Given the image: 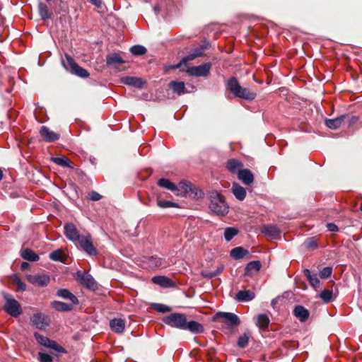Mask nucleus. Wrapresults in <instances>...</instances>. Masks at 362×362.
Instances as JSON below:
<instances>
[{
    "label": "nucleus",
    "mask_w": 362,
    "mask_h": 362,
    "mask_svg": "<svg viewBox=\"0 0 362 362\" xmlns=\"http://www.w3.org/2000/svg\"><path fill=\"white\" fill-rule=\"evenodd\" d=\"M163 322L170 327L188 330L192 334H202L204 331L201 323L194 320L187 321L186 315L182 313H173L164 316Z\"/></svg>",
    "instance_id": "obj_1"
},
{
    "label": "nucleus",
    "mask_w": 362,
    "mask_h": 362,
    "mask_svg": "<svg viewBox=\"0 0 362 362\" xmlns=\"http://www.w3.org/2000/svg\"><path fill=\"white\" fill-rule=\"evenodd\" d=\"M226 87L235 98L247 101L253 100L257 95L255 91L241 86L235 77H231L228 80Z\"/></svg>",
    "instance_id": "obj_2"
},
{
    "label": "nucleus",
    "mask_w": 362,
    "mask_h": 362,
    "mask_svg": "<svg viewBox=\"0 0 362 362\" xmlns=\"http://www.w3.org/2000/svg\"><path fill=\"white\" fill-rule=\"evenodd\" d=\"M210 200L209 209L217 216H223L229 210V206L223 196L217 191H211L209 194Z\"/></svg>",
    "instance_id": "obj_3"
},
{
    "label": "nucleus",
    "mask_w": 362,
    "mask_h": 362,
    "mask_svg": "<svg viewBox=\"0 0 362 362\" xmlns=\"http://www.w3.org/2000/svg\"><path fill=\"white\" fill-rule=\"evenodd\" d=\"M62 64L67 71L78 77L86 78L89 76L88 71L80 66L68 54H65L64 59H62Z\"/></svg>",
    "instance_id": "obj_4"
},
{
    "label": "nucleus",
    "mask_w": 362,
    "mask_h": 362,
    "mask_svg": "<svg viewBox=\"0 0 362 362\" xmlns=\"http://www.w3.org/2000/svg\"><path fill=\"white\" fill-rule=\"evenodd\" d=\"M6 300L4 306V310L11 316L17 317L22 313V308L20 303L14 299L11 295L4 293Z\"/></svg>",
    "instance_id": "obj_5"
},
{
    "label": "nucleus",
    "mask_w": 362,
    "mask_h": 362,
    "mask_svg": "<svg viewBox=\"0 0 362 362\" xmlns=\"http://www.w3.org/2000/svg\"><path fill=\"white\" fill-rule=\"evenodd\" d=\"M34 337L37 343L46 348L53 349L59 353H66V351L62 346L59 345L56 341L52 340L48 337L43 336L38 332L34 333Z\"/></svg>",
    "instance_id": "obj_6"
},
{
    "label": "nucleus",
    "mask_w": 362,
    "mask_h": 362,
    "mask_svg": "<svg viewBox=\"0 0 362 362\" xmlns=\"http://www.w3.org/2000/svg\"><path fill=\"white\" fill-rule=\"evenodd\" d=\"M215 319H221V322L225 323L229 329H233L240 323L238 315L233 313L218 312L215 315Z\"/></svg>",
    "instance_id": "obj_7"
},
{
    "label": "nucleus",
    "mask_w": 362,
    "mask_h": 362,
    "mask_svg": "<svg viewBox=\"0 0 362 362\" xmlns=\"http://www.w3.org/2000/svg\"><path fill=\"white\" fill-rule=\"evenodd\" d=\"M175 192L177 194L182 196L191 192L194 197H200L203 194L202 191L199 190L188 182H180L177 185H175Z\"/></svg>",
    "instance_id": "obj_8"
},
{
    "label": "nucleus",
    "mask_w": 362,
    "mask_h": 362,
    "mask_svg": "<svg viewBox=\"0 0 362 362\" xmlns=\"http://www.w3.org/2000/svg\"><path fill=\"white\" fill-rule=\"evenodd\" d=\"M89 256H95L98 254L97 249L92 243V237L90 234L82 235L80 240L76 244Z\"/></svg>",
    "instance_id": "obj_9"
},
{
    "label": "nucleus",
    "mask_w": 362,
    "mask_h": 362,
    "mask_svg": "<svg viewBox=\"0 0 362 362\" xmlns=\"http://www.w3.org/2000/svg\"><path fill=\"white\" fill-rule=\"evenodd\" d=\"M144 263L151 270L166 267L165 258L157 255L144 257Z\"/></svg>",
    "instance_id": "obj_10"
},
{
    "label": "nucleus",
    "mask_w": 362,
    "mask_h": 362,
    "mask_svg": "<svg viewBox=\"0 0 362 362\" xmlns=\"http://www.w3.org/2000/svg\"><path fill=\"white\" fill-rule=\"evenodd\" d=\"M211 64L209 62L204 64L188 68L187 73L192 76H207L210 72Z\"/></svg>",
    "instance_id": "obj_11"
},
{
    "label": "nucleus",
    "mask_w": 362,
    "mask_h": 362,
    "mask_svg": "<svg viewBox=\"0 0 362 362\" xmlns=\"http://www.w3.org/2000/svg\"><path fill=\"white\" fill-rule=\"evenodd\" d=\"M77 278L81 284L88 289L94 291L97 288V283L90 274H84L81 271H78Z\"/></svg>",
    "instance_id": "obj_12"
},
{
    "label": "nucleus",
    "mask_w": 362,
    "mask_h": 362,
    "mask_svg": "<svg viewBox=\"0 0 362 362\" xmlns=\"http://www.w3.org/2000/svg\"><path fill=\"white\" fill-rule=\"evenodd\" d=\"M64 229L66 237L69 240L77 244L82 235H79L76 226L73 223H69L65 224Z\"/></svg>",
    "instance_id": "obj_13"
},
{
    "label": "nucleus",
    "mask_w": 362,
    "mask_h": 362,
    "mask_svg": "<svg viewBox=\"0 0 362 362\" xmlns=\"http://www.w3.org/2000/svg\"><path fill=\"white\" fill-rule=\"evenodd\" d=\"M32 324L37 329H44L48 325L47 316L42 313H35L30 318Z\"/></svg>",
    "instance_id": "obj_14"
},
{
    "label": "nucleus",
    "mask_w": 362,
    "mask_h": 362,
    "mask_svg": "<svg viewBox=\"0 0 362 362\" xmlns=\"http://www.w3.org/2000/svg\"><path fill=\"white\" fill-rule=\"evenodd\" d=\"M40 136L46 142H53L59 139V135L53 131H51L46 126H42L40 131Z\"/></svg>",
    "instance_id": "obj_15"
},
{
    "label": "nucleus",
    "mask_w": 362,
    "mask_h": 362,
    "mask_svg": "<svg viewBox=\"0 0 362 362\" xmlns=\"http://www.w3.org/2000/svg\"><path fill=\"white\" fill-rule=\"evenodd\" d=\"M124 62L125 61L117 53L110 54L106 57L107 65L111 68H117L120 64Z\"/></svg>",
    "instance_id": "obj_16"
},
{
    "label": "nucleus",
    "mask_w": 362,
    "mask_h": 362,
    "mask_svg": "<svg viewBox=\"0 0 362 362\" xmlns=\"http://www.w3.org/2000/svg\"><path fill=\"white\" fill-rule=\"evenodd\" d=\"M122 82L127 86L141 88L145 83L144 81L141 78L134 77V76H125L121 78Z\"/></svg>",
    "instance_id": "obj_17"
},
{
    "label": "nucleus",
    "mask_w": 362,
    "mask_h": 362,
    "mask_svg": "<svg viewBox=\"0 0 362 362\" xmlns=\"http://www.w3.org/2000/svg\"><path fill=\"white\" fill-rule=\"evenodd\" d=\"M348 115L344 114L334 119H327L325 120V124L328 128L331 129H337L341 126L345 119H346Z\"/></svg>",
    "instance_id": "obj_18"
},
{
    "label": "nucleus",
    "mask_w": 362,
    "mask_h": 362,
    "mask_svg": "<svg viewBox=\"0 0 362 362\" xmlns=\"http://www.w3.org/2000/svg\"><path fill=\"white\" fill-rule=\"evenodd\" d=\"M56 296L63 299L69 300L74 305H78L79 303L77 297L66 288L58 289Z\"/></svg>",
    "instance_id": "obj_19"
},
{
    "label": "nucleus",
    "mask_w": 362,
    "mask_h": 362,
    "mask_svg": "<svg viewBox=\"0 0 362 362\" xmlns=\"http://www.w3.org/2000/svg\"><path fill=\"white\" fill-rule=\"evenodd\" d=\"M110 327L114 332L122 334L125 329V321L122 318H114L110 321Z\"/></svg>",
    "instance_id": "obj_20"
},
{
    "label": "nucleus",
    "mask_w": 362,
    "mask_h": 362,
    "mask_svg": "<svg viewBox=\"0 0 362 362\" xmlns=\"http://www.w3.org/2000/svg\"><path fill=\"white\" fill-rule=\"evenodd\" d=\"M238 177L246 185H250L254 181V175L248 169L239 170Z\"/></svg>",
    "instance_id": "obj_21"
},
{
    "label": "nucleus",
    "mask_w": 362,
    "mask_h": 362,
    "mask_svg": "<svg viewBox=\"0 0 362 362\" xmlns=\"http://www.w3.org/2000/svg\"><path fill=\"white\" fill-rule=\"evenodd\" d=\"M261 262L258 260L250 262L245 268V275L251 276L257 273L261 268Z\"/></svg>",
    "instance_id": "obj_22"
},
{
    "label": "nucleus",
    "mask_w": 362,
    "mask_h": 362,
    "mask_svg": "<svg viewBox=\"0 0 362 362\" xmlns=\"http://www.w3.org/2000/svg\"><path fill=\"white\" fill-rule=\"evenodd\" d=\"M51 305L55 310L59 312H69L74 308V304L59 300H53L51 303Z\"/></svg>",
    "instance_id": "obj_23"
},
{
    "label": "nucleus",
    "mask_w": 362,
    "mask_h": 362,
    "mask_svg": "<svg viewBox=\"0 0 362 362\" xmlns=\"http://www.w3.org/2000/svg\"><path fill=\"white\" fill-rule=\"evenodd\" d=\"M261 231L266 235L275 238L281 234L280 230L274 225H264L262 226Z\"/></svg>",
    "instance_id": "obj_24"
},
{
    "label": "nucleus",
    "mask_w": 362,
    "mask_h": 362,
    "mask_svg": "<svg viewBox=\"0 0 362 362\" xmlns=\"http://www.w3.org/2000/svg\"><path fill=\"white\" fill-rule=\"evenodd\" d=\"M293 315L300 321L305 322L309 317V311L302 305H296L293 310Z\"/></svg>",
    "instance_id": "obj_25"
},
{
    "label": "nucleus",
    "mask_w": 362,
    "mask_h": 362,
    "mask_svg": "<svg viewBox=\"0 0 362 362\" xmlns=\"http://www.w3.org/2000/svg\"><path fill=\"white\" fill-rule=\"evenodd\" d=\"M303 274L306 276L307 279L309 281L310 285L315 289L320 287V281L318 279L317 274H312L311 272L308 269L303 270Z\"/></svg>",
    "instance_id": "obj_26"
},
{
    "label": "nucleus",
    "mask_w": 362,
    "mask_h": 362,
    "mask_svg": "<svg viewBox=\"0 0 362 362\" xmlns=\"http://www.w3.org/2000/svg\"><path fill=\"white\" fill-rule=\"evenodd\" d=\"M255 296V293L250 290L240 291L236 293V299L240 302L250 301Z\"/></svg>",
    "instance_id": "obj_27"
},
{
    "label": "nucleus",
    "mask_w": 362,
    "mask_h": 362,
    "mask_svg": "<svg viewBox=\"0 0 362 362\" xmlns=\"http://www.w3.org/2000/svg\"><path fill=\"white\" fill-rule=\"evenodd\" d=\"M169 87L178 95L186 93L185 83L182 81H173L169 83Z\"/></svg>",
    "instance_id": "obj_28"
},
{
    "label": "nucleus",
    "mask_w": 362,
    "mask_h": 362,
    "mask_svg": "<svg viewBox=\"0 0 362 362\" xmlns=\"http://www.w3.org/2000/svg\"><path fill=\"white\" fill-rule=\"evenodd\" d=\"M21 256L23 259L30 262H37L40 259L39 255L29 248L21 250Z\"/></svg>",
    "instance_id": "obj_29"
},
{
    "label": "nucleus",
    "mask_w": 362,
    "mask_h": 362,
    "mask_svg": "<svg viewBox=\"0 0 362 362\" xmlns=\"http://www.w3.org/2000/svg\"><path fill=\"white\" fill-rule=\"evenodd\" d=\"M242 166V163L240 160L234 158L229 159L226 163L227 169L232 173H238V171L241 170L240 168Z\"/></svg>",
    "instance_id": "obj_30"
},
{
    "label": "nucleus",
    "mask_w": 362,
    "mask_h": 362,
    "mask_svg": "<svg viewBox=\"0 0 362 362\" xmlns=\"http://www.w3.org/2000/svg\"><path fill=\"white\" fill-rule=\"evenodd\" d=\"M232 192L238 200L243 201L246 197V190L245 189L239 185L238 184L234 183L232 186Z\"/></svg>",
    "instance_id": "obj_31"
},
{
    "label": "nucleus",
    "mask_w": 362,
    "mask_h": 362,
    "mask_svg": "<svg viewBox=\"0 0 362 362\" xmlns=\"http://www.w3.org/2000/svg\"><path fill=\"white\" fill-rule=\"evenodd\" d=\"M152 282L163 287H170L172 286V281L165 276H155L152 278Z\"/></svg>",
    "instance_id": "obj_32"
},
{
    "label": "nucleus",
    "mask_w": 362,
    "mask_h": 362,
    "mask_svg": "<svg viewBox=\"0 0 362 362\" xmlns=\"http://www.w3.org/2000/svg\"><path fill=\"white\" fill-rule=\"evenodd\" d=\"M52 160L57 165L62 167H67L69 168H74L72 162L66 156H61L59 157L52 158Z\"/></svg>",
    "instance_id": "obj_33"
},
{
    "label": "nucleus",
    "mask_w": 362,
    "mask_h": 362,
    "mask_svg": "<svg viewBox=\"0 0 362 362\" xmlns=\"http://www.w3.org/2000/svg\"><path fill=\"white\" fill-rule=\"evenodd\" d=\"M38 12L42 20L46 21L52 18V13L45 4L40 2L38 4Z\"/></svg>",
    "instance_id": "obj_34"
},
{
    "label": "nucleus",
    "mask_w": 362,
    "mask_h": 362,
    "mask_svg": "<svg viewBox=\"0 0 362 362\" xmlns=\"http://www.w3.org/2000/svg\"><path fill=\"white\" fill-rule=\"evenodd\" d=\"M249 254L248 250L242 247H237L231 250L230 255L235 259H240Z\"/></svg>",
    "instance_id": "obj_35"
},
{
    "label": "nucleus",
    "mask_w": 362,
    "mask_h": 362,
    "mask_svg": "<svg viewBox=\"0 0 362 362\" xmlns=\"http://www.w3.org/2000/svg\"><path fill=\"white\" fill-rule=\"evenodd\" d=\"M49 280V277L47 275H37L33 277L32 283L44 287L47 286Z\"/></svg>",
    "instance_id": "obj_36"
},
{
    "label": "nucleus",
    "mask_w": 362,
    "mask_h": 362,
    "mask_svg": "<svg viewBox=\"0 0 362 362\" xmlns=\"http://www.w3.org/2000/svg\"><path fill=\"white\" fill-rule=\"evenodd\" d=\"M224 269V267L223 265L221 266H219L216 270L214 271H202L201 272V275L204 277V278H206V279H212L218 275H219L220 274L222 273V272L223 271Z\"/></svg>",
    "instance_id": "obj_37"
},
{
    "label": "nucleus",
    "mask_w": 362,
    "mask_h": 362,
    "mask_svg": "<svg viewBox=\"0 0 362 362\" xmlns=\"http://www.w3.org/2000/svg\"><path fill=\"white\" fill-rule=\"evenodd\" d=\"M158 185L175 192V185L165 178H161L158 181Z\"/></svg>",
    "instance_id": "obj_38"
},
{
    "label": "nucleus",
    "mask_w": 362,
    "mask_h": 362,
    "mask_svg": "<svg viewBox=\"0 0 362 362\" xmlns=\"http://www.w3.org/2000/svg\"><path fill=\"white\" fill-rule=\"evenodd\" d=\"M49 257L50 259L60 262H64L65 259L64 255L62 250H57L52 252Z\"/></svg>",
    "instance_id": "obj_39"
},
{
    "label": "nucleus",
    "mask_w": 362,
    "mask_h": 362,
    "mask_svg": "<svg viewBox=\"0 0 362 362\" xmlns=\"http://www.w3.org/2000/svg\"><path fill=\"white\" fill-rule=\"evenodd\" d=\"M238 233V230L234 227L226 228L224 230V238L227 242L230 241Z\"/></svg>",
    "instance_id": "obj_40"
},
{
    "label": "nucleus",
    "mask_w": 362,
    "mask_h": 362,
    "mask_svg": "<svg viewBox=\"0 0 362 362\" xmlns=\"http://www.w3.org/2000/svg\"><path fill=\"white\" fill-rule=\"evenodd\" d=\"M269 319L265 314H260L257 316V325L259 328H265L269 325Z\"/></svg>",
    "instance_id": "obj_41"
},
{
    "label": "nucleus",
    "mask_w": 362,
    "mask_h": 362,
    "mask_svg": "<svg viewBox=\"0 0 362 362\" xmlns=\"http://www.w3.org/2000/svg\"><path fill=\"white\" fill-rule=\"evenodd\" d=\"M151 308L154 310H156L158 313H168L172 310L171 307L164 305V304H162V303H153L151 305Z\"/></svg>",
    "instance_id": "obj_42"
},
{
    "label": "nucleus",
    "mask_w": 362,
    "mask_h": 362,
    "mask_svg": "<svg viewBox=\"0 0 362 362\" xmlns=\"http://www.w3.org/2000/svg\"><path fill=\"white\" fill-rule=\"evenodd\" d=\"M320 298L325 303H328L334 300L333 293L332 291L324 289L320 294Z\"/></svg>",
    "instance_id": "obj_43"
},
{
    "label": "nucleus",
    "mask_w": 362,
    "mask_h": 362,
    "mask_svg": "<svg viewBox=\"0 0 362 362\" xmlns=\"http://www.w3.org/2000/svg\"><path fill=\"white\" fill-rule=\"evenodd\" d=\"M147 49L142 45H134L130 48V52L135 56L143 55L146 52Z\"/></svg>",
    "instance_id": "obj_44"
},
{
    "label": "nucleus",
    "mask_w": 362,
    "mask_h": 362,
    "mask_svg": "<svg viewBox=\"0 0 362 362\" xmlns=\"http://www.w3.org/2000/svg\"><path fill=\"white\" fill-rule=\"evenodd\" d=\"M209 44L202 45L197 47L194 48L191 52L194 54V55L197 57H202L204 54V52L208 49Z\"/></svg>",
    "instance_id": "obj_45"
},
{
    "label": "nucleus",
    "mask_w": 362,
    "mask_h": 362,
    "mask_svg": "<svg viewBox=\"0 0 362 362\" xmlns=\"http://www.w3.org/2000/svg\"><path fill=\"white\" fill-rule=\"evenodd\" d=\"M249 342V335L245 333L243 336H240L238 339L237 344L240 348H245L247 346Z\"/></svg>",
    "instance_id": "obj_46"
},
{
    "label": "nucleus",
    "mask_w": 362,
    "mask_h": 362,
    "mask_svg": "<svg viewBox=\"0 0 362 362\" xmlns=\"http://www.w3.org/2000/svg\"><path fill=\"white\" fill-rule=\"evenodd\" d=\"M304 245L308 249H316L317 248V243L315 238H309L306 239L304 243Z\"/></svg>",
    "instance_id": "obj_47"
},
{
    "label": "nucleus",
    "mask_w": 362,
    "mask_h": 362,
    "mask_svg": "<svg viewBox=\"0 0 362 362\" xmlns=\"http://www.w3.org/2000/svg\"><path fill=\"white\" fill-rule=\"evenodd\" d=\"M319 274L321 278L327 279L331 276L332 274V268L330 267H324L320 271Z\"/></svg>",
    "instance_id": "obj_48"
},
{
    "label": "nucleus",
    "mask_w": 362,
    "mask_h": 362,
    "mask_svg": "<svg viewBox=\"0 0 362 362\" xmlns=\"http://www.w3.org/2000/svg\"><path fill=\"white\" fill-rule=\"evenodd\" d=\"M158 206L160 208L178 207L177 203L170 201H158Z\"/></svg>",
    "instance_id": "obj_49"
},
{
    "label": "nucleus",
    "mask_w": 362,
    "mask_h": 362,
    "mask_svg": "<svg viewBox=\"0 0 362 362\" xmlns=\"http://www.w3.org/2000/svg\"><path fill=\"white\" fill-rule=\"evenodd\" d=\"M38 360L40 362H53L52 357L49 354L42 352L38 353Z\"/></svg>",
    "instance_id": "obj_50"
},
{
    "label": "nucleus",
    "mask_w": 362,
    "mask_h": 362,
    "mask_svg": "<svg viewBox=\"0 0 362 362\" xmlns=\"http://www.w3.org/2000/svg\"><path fill=\"white\" fill-rule=\"evenodd\" d=\"M89 198L90 200L96 202L99 201L102 198V196L98 192L92 191L89 194Z\"/></svg>",
    "instance_id": "obj_51"
},
{
    "label": "nucleus",
    "mask_w": 362,
    "mask_h": 362,
    "mask_svg": "<svg viewBox=\"0 0 362 362\" xmlns=\"http://www.w3.org/2000/svg\"><path fill=\"white\" fill-rule=\"evenodd\" d=\"M196 58L197 57L194 55V54L190 52L187 55H186L182 59V62L186 63L187 62L192 61Z\"/></svg>",
    "instance_id": "obj_52"
},
{
    "label": "nucleus",
    "mask_w": 362,
    "mask_h": 362,
    "mask_svg": "<svg viewBox=\"0 0 362 362\" xmlns=\"http://www.w3.org/2000/svg\"><path fill=\"white\" fill-rule=\"evenodd\" d=\"M327 228L328 230L331 232H337L339 230L338 226L334 223H328L327 224Z\"/></svg>",
    "instance_id": "obj_53"
},
{
    "label": "nucleus",
    "mask_w": 362,
    "mask_h": 362,
    "mask_svg": "<svg viewBox=\"0 0 362 362\" xmlns=\"http://www.w3.org/2000/svg\"><path fill=\"white\" fill-rule=\"evenodd\" d=\"M16 284H17V286H18V289L19 291H25L26 289V284L23 282L21 279H18V281H16Z\"/></svg>",
    "instance_id": "obj_54"
},
{
    "label": "nucleus",
    "mask_w": 362,
    "mask_h": 362,
    "mask_svg": "<svg viewBox=\"0 0 362 362\" xmlns=\"http://www.w3.org/2000/svg\"><path fill=\"white\" fill-rule=\"evenodd\" d=\"M358 120V117L357 116H351L349 120V126H353L355 124Z\"/></svg>",
    "instance_id": "obj_55"
},
{
    "label": "nucleus",
    "mask_w": 362,
    "mask_h": 362,
    "mask_svg": "<svg viewBox=\"0 0 362 362\" xmlns=\"http://www.w3.org/2000/svg\"><path fill=\"white\" fill-rule=\"evenodd\" d=\"M90 2L98 8H100L102 6L101 0H90Z\"/></svg>",
    "instance_id": "obj_56"
},
{
    "label": "nucleus",
    "mask_w": 362,
    "mask_h": 362,
    "mask_svg": "<svg viewBox=\"0 0 362 362\" xmlns=\"http://www.w3.org/2000/svg\"><path fill=\"white\" fill-rule=\"evenodd\" d=\"M29 267V264L26 262H23L21 265V268L22 270H25Z\"/></svg>",
    "instance_id": "obj_57"
},
{
    "label": "nucleus",
    "mask_w": 362,
    "mask_h": 362,
    "mask_svg": "<svg viewBox=\"0 0 362 362\" xmlns=\"http://www.w3.org/2000/svg\"><path fill=\"white\" fill-rule=\"evenodd\" d=\"M185 64V62H182V59L180 60V62H178L177 64H175L173 66V69H179L181 67V66Z\"/></svg>",
    "instance_id": "obj_58"
},
{
    "label": "nucleus",
    "mask_w": 362,
    "mask_h": 362,
    "mask_svg": "<svg viewBox=\"0 0 362 362\" xmlns=\"http://www.w3.org/2000/svg\"><path fill=\"white\" fill-rule=\"evenodd\" d=\"M47 2H55V1H58V0H46ZM59 1L62 2V0H59Z\"/></svg>",
    "instance_id": "obj_59"
},
{
    "label": "nucleus",
    "mask_w": 362,
    "mask_h": 362,
    "mask_svg": "<svg viewBox=\"0 0 362 362\" xmlns=\"http://www.w3.org/2000/svg\"><path fill=\"white\" fill-rule=\"evenodd\" d=\"M154 11H155V12L157 13H158L159 9H158V8L157 6H155V7H154Z\"/></svg>",
    "instance_id": "obj_60"
},
{
    "label": "nucleus",
    "mask_w": 362,
    "mask_h": 362,
    "mask_svg": "<svg viewBox=\"0 0 362 362\" xmlns=\"http://www.w3.org/2000/svg\"><path fill=\"white\" fill-rule=\"evenodd\" d=\"M3 177V172L2 170L0 169V180L2 179Z\"/></svg>",
    "instance_id": "obj_61"
},
{
    "label": "nucleus",
    "mask_w": 362,
    "mask_h": 362,
    "mask_svg": "<svg viewBox=\"0 0 362 362\" xmlns=\"http://www.w3.org/2000/svg\"><path fill=\"white\" fill-rule=\"evenodd\" d=\"M360 209H361V210L362 211V202H361V204Z\"/></svg>",
    "instance_id": "obj_62"
}]
</instances>
